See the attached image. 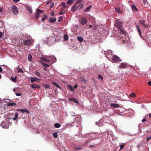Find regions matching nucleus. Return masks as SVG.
I'll use <instances>...</instances> for the list:
<instances>
[{"instance_id": "obj_1", "label": "nucleus", "mask_w": 151, "mask_h": 151, "mask_svg": "<svg viewBox=\"0 0 151 151\" xmlns=\"http://www.w3.org/2000/svg\"><path fill=\"white\" fill-rule=\"evenodd\" d=\"M115 26L119 29L120 33H122L124 37L126 35V32L122 29L123 26V23L119 20H116L114 23Z\"/></svg>"}, {"instance_id": "obj_2", "label": "nucleus", "mask_w": 151, "mask_h": 151, "mask_svg": "<svg viewBox=\"0 0 151 151\" xmlns=\"http://www.w3.org/2000/svg\"><path fill=\"white\" fill-rule=\"evenodd\" d=\"M77 4L76 3L71 8V11H75L78 9H80L83 7V5L82 4Z\"/></svg>"}, {"instance_id": "obj_3", "label": "nucleus", "mask_w": 151, "mask_h": 151, "mask_svg": "<svg viewBox=\"0 0 151 151\" xmlns=\"http://www.w3.org/2000/svg\"><path fill=\"white\" fill-rule=\"evenodd\" d=\"M114 63H117L121 61L119 57L116 55H114L113 57L111 58V61Z\"/></svg>"}, {"instance_id": "obj_4", "label": "nucleus", "mask_w": 151, "mask_h": 151, "mask_svg": "<svg viewBox=\"0 0 151 151\" xmlns=\"http://www.w3.org/2000/svg\"><path fill=\"white\" fill-rule=\"evenodd\" d=\"M12 12L15 15L17 14L18 13V9L15 5H13L12 7Z\"/></svg>"}, {"instance_id": "obj_5", "label": "nucleus", "mask_w": 151, "mask_h": 151, "mask_svg": "<svg viewBox=\"0 0 151 151\" xmlns=\"http://www.w3.org/2000/svg\"><path fill=\"white\" fill-rule=\"evenodd\" d=\"M105 54L107 58L111 61V58L113 57V56L114 55L112 54L111 51L107 52Z\"/></svg>"}, {"instance_id": "obj_6", "label": "nucleus", "mask_w": 151, "mask_h": 151, "mask_svg": "<svg viewBox=\"0 0 151 151\" xmlns=\"http://www.w3.org/2000/svg\"><path fill=\"white\" fill-rule=\"evenodd\" d=\"M44 12L43 11L39 9H37L36 10V14L35 17L36 18H38L40 17V14Z\"/></svg>"}, {"instance_id": "obj_7", "label": "nucleus", "mask_w": 151, "mask_h": 151, "mask_svg": "<svg viewBox=\"0 0 151 151\" xmlns=\"http://www.w3.org/2000/svg\"><path fill=\"white\" fill-rule=\"evenodd\" d=\"M31 42V41L29 39L25 41L24 40L23 42L24 44L26 46H29Z\"/></svg>"}, {"instance_id": "obj_8", "label": "nucleus", "mask_w": 151, "mask_h": 151, "mask_svg": "<svg viewBox=\"0 0 151 151\" xmlns=\"http://www.w3.org/2000/svg\"><path fill=\"white\" fill-rule=\"evenodd\" d=\"M87 22V19L84 17H82L81 20V23L82 25L86 24Z\"/></svg>"}, {"instance_id": "obj_9", "label": "nucleus", "mask_w": 151, "mask_h": 151, "mask_svg": "<svg viewBox=\"0 0 151 151\" xmlns=\"http://www.w3.org/2000/svg\"><path fill=\"white\" fill-rule=\"evenodd\" d=\"M31 87L32 88H40V85H38L35 83L32 84Z\"/></svg>"}, {"instance_id": "obj_10", "label": "nucleus", "mask_w": 151, "mask_h": 151, "mask_svg": "<svg viewBox=\"0 0 151 151\" xmlns=\"http://www.w3.org/2000/svg\"><path fill=\"white\" fill-rule=\"evenodd\" d=\"M17 110L21 111L22 113L26 112L29 113V111L26 109H18Z\"/></svg>"}, {"instance_id": "obj_11", "label": "nucleus", "mask_w": 151, "mask_h": 151, "mask_svg": "<svg viewBox=\"0 0 151 151\" xmlns=\"http://www.w3.org/2000/svg\"><path fill=\"white\" fill-rule=\"evenodd\" d=\"M119 66L121 68H125L127 66V64L126 63H122L120 64Z\"/></svg>"}, {"instance_id": "obj_12", "label": "nucleus", "mask_w": 151, "mask_h": 151, "mask_svg": "<svg viewBox=\"0 0 151 151\" xmlns=\"http://www.w3.org/2000/svg\"><path fill=\"white\" fill-rule=\"evenodd\" d=\"M110 106L113 108H116L119 107V105L117 104L111 103L110 105Z\"/></svg>"}, {"instance_id": "obj_13", "label": "nucleus", "mask_w": 151, "mask_h": 151, "mask_svg": "<svg viewBox=\"0 0 151 151\" xmlns=\"http://www.w3.org/2000/svg\"><path fill=\"white\" fill-rule=\"evenodd\" d=\"M56 18H51L48 19V21L51 23H54L56 21Z\"/></svg>"}, {"instance_id": "obj_14", "label": "nucleus", "mask_w": 151, "mask_h": 151, "mask_svg": "<svg viewBox=\"0 0 151 151\" xmlns=\"http://www.w3.org/2000/svg\"><path fill=\"white\" fill-rule=\"evenodd\" d=\"M38 80H40V79L37 78L36 77L34 78L31 77L30 81L31 83H33Z\"/></svg>"}, {"instance_id": "obj_15", "label": "nucleus", "mask_w": 151, "mask_h": 151, "mask_svg": "<svg viewBox=\"0 0 151 151\" xmlns=\"http://www.w3.org/2000/svg\"><path fill=\"white\" fill-rule=\"evenodd\" d=\"M35 75L37 77L39 78H41L42 76L40 75V73L37 71H36L34 72Z\"/></svg>"}, {"instance_id": "obj_16", "label": "nucleus", "mask_w": 151, "mask_h": 151, "mask_svg": "<svg viewBox=\"0 0 151 151\" xmlns=\"http://www.w3.org/2000/svg\"><path fill=\"white\" fill-rule=\"evenodd\" d=\"M136 27L137 29L139 35L140 36L141 35V30L139 28V26L138 25H136Z\"/></svg>"}, {"instance_id": "obj_17", "label": "nucleus", "mask_w": 151, "mask_h": 151, "mask_svg": "<svg viewBox=\"0 0 151 151\" xmlns=\"http://www.w3.org/2000/svg\"><path fill=\"white\" fill-rule=\"evenodd\" d=\"M41 60L42 61L46 62H48L50 61L49 60H47L46 58H45L44 57H42L41 58Z\"/></svg>"}, {"instance_id": "obj_18", "label": "nucleus", "mask_w": 151, "mask_h": 151, "mask_svg": "<svg viewBox=\"0 0 151 151\" xmlns=\"http://www.w3.org/2000/svg\"><path fill=\"white\" fill-rule=\"evenodd\" d=\"M54 127L56 128H59L61 126V125L58 123H56L54 124Z\"/></svg>"}, {"instance_id": "obj_19", "label": "nucleus", "mask_w": 151, "mask_h": 151, "mask_svg": "<svg viewBox=\"0 0 151 151\" xmlns=\"http://www.w3.org/2000/svg\"><path fill=\"white\" fill-rule=\"evenodd\" d=\"M91 7H92V6L91 5L87 7L84 10V11L85 12H88V11H89L90 10V9Z\"/></svg>"}, {"instance_id": "obj_20", "label": "nucleus", "mask_w": 151, "mask_h": 151, "mask_svg": "<svg viewBox=\"0 0 151 151\" xmlns=\"http://www.w3.org/2000/svg\"><path fill=\"white\" fill-rule=\"evenodd\" d=\"M77 40L80 42H82L83 40V38L82 37L80 36L77 37Z\"/></svg>"}, {"instance_id": "obj_21", "label": "nucleus", "mask_w": 151, "mask_h": 151, "mask_svg": "<svg viewBox=\"0 0 151 151\" xmlns=\"http://www.w3.org/2000/svg\"><path fill=\"white\" fill-rule=\"evenodd\" d=\"M16 105V104L14 103H10L7 104V106H13L14 105Z\"/></svg>"}, {"instance_id": "obj_22", "label": "nucleus", "mask_w": 151, "mask_h": 151, "mask_svg": "<svg viewBox=\"0 0 151 151\" xmlns=\"http://www.w3.org/2000/svg\"><path fill=\"white\" fill-rule=\"evenodd\" d=\"M41 64L43 65L45 67H49L50 66V65L47 64L46 63H43L42 62H41Z\"/></svg>"}, {"instance_id": "obj_23", "label": "nucleus", "mask_w": 151, "mask_h": 151, "mask_svg": "<svg viewBox=\"0 0 151 151\" xmlns=\"http://www.w3.org/2000/svg\"><path fill=\"white\" fill-rule=\"evenodd\" d=\"M44 88L45 89H46L47 88H50V86L48 84H46L44 85Z\"/></svg>"}, {"instance_id": "obj_24", "label": "nucleus", "mask_w": 151, "mask_h": 151, "mask_svg": "<svg viewBox=\"0 0 151 151\" xmlns=\"http://www.w3.org/2000/svg\"><path fill=\"white\" fill-rule=\"evenodd\" d=\"M62 4V7L63 8H68L69 7L68 6L66 5L65 3L64 2H63Z\"/></svg>"}, {"instance_id": "obj_25", "label": "nucleus", "mask_w": 151, "mask_h": 151, "mask_svg": "<svg viewBox=\"0 0 151 151\" xmlns=\"http://www.w3.org/2000/svg\"><path fill=\"white\" fill-rule=\"evenodd\" d=\"M28 60L30 61H31L32 60V56L30 54H29L28 55Z\"/></svg>"}, {"instance_id": "obj_26", "label": "nucleus", "mask_w": 151, "mask_h": 151, "mask_svg": "<svg viewBox=\"0 0 151 151\" xmlns=\"http://www.w3.org/2000/svg\"><path fill=\"white\" fill-rule=\"evenodd\" d=\"M68 88L70 89L72 91H74V89L73 88V87L70 85H68Z\"/></svg>"}, {"instance_id": "obj_27", "label": "nucleus", "mask_w": 151, "mask_h": 151, "mask_svg": "<svg viewBox=\"0 0 151 151\" xmlns=\"http://www.w3.org/2000/svg\"><path fill=\"white\" fill-rule=\"evenodd\" d=\"M17 69L18 70V71L17 72V73H23V71L22 69H21L20 68H19V67H17Z\"/></svg>"}, {"instance_id": "obj_28", "label": "nucleus", "mask_w": 151, "mask_h": 151, "mask_svg": "<svg viewBox=\"0 0 151 151\" xmlns=\"http://www.w3.org/2000/svg\"><path fill=\"white\" fill-rule=\"evenodd\" d=\"M74 0H69L67 3V4H72L74 1Z\"/></svg>"}, {"instance_id": "obj_29", "label": "nucleus", "mask_w": 151, "mask_h": 151, "mask_svg": "<svg viewBox=\"0 0 151 151\" xmlns=\"http://www.w3.org/2000/svg\"><path fill=\"white\" fill-rule=\"evenodd\" d=\"M47 18V16L45 14L43 15V17L42 19V21H44Z\"/></svg>"}, {"instance_id": "obj_30", "label": "nucleus", "mask_w": 151, "mask_h": 151, "mask_svg": "<svg viewBox=\"0 0 151 151\" xmlns=\"http://www.w3.org/2000/svg\"><path fill=\"white\" fill-rule=\"evenodd\" d=\"M132 9L136 11H137V9L136 7L134 5H132Z\"/></svg>"}, {"instance_id": "obj_31", "label": "nucleus", "mask_w": 151, "mask_h": 151, "mask_svg": "<svg viewBox=\"0 0 151 151\" xmlns=\"http://www.w3.org/2000/svg\"><path fill=\"white\" fill-rule=\"evenodd\" d=\"M52 84L55 86H56L57 87L60 88V87L55 82H52Z\"/></svg>"}, {"instance_id": "obj_32", "label": "nucleus", "mask_w": 151, "mask_h": 151, "mask_svg": "<svg viewBox=\"0 0 151 151\" xmlns=\"http://www.w3.org/2000/svg\"><path fill=\"white\" fill-rule=\"evenodd\" d=\"M18 115V114L17 113H16L15 115V117H13V119L14 120H16L17 118V116Z\"/></svg>"}, {"instance_id": "obj_33", "label": "nucleus", "mask_w": 151, "mask_h": 151, "mask_svg": "<svg viewBox=\"0 0 151 151\" xmlns=\"http://www.w3.org/2000/svg\"><path fill=\"white\" fill-rule=\"evenodd\" d=\"M58 132H55L53 133V137L55 138H57L58 137L57 133Z\"/></svg>"}, {"instance_id": "obj_34", "label": "nucleus", "mask_w": 151, "mask_h": 151, "mask_svg": "<svg viewBox=\"0 0 151 151\" xmlns=\"http://www.w3.org/2000/svg\"><path fill=\"white\" fill-rule=\"evenodd\" d=\"M27 10L31 13L32 12V9L31 7L29 6H28L27 7Z\"/></svg>"}, {"instance_id": "obj_35", "label": "nucleus", "mask_w": 151, "mask_h": 151, "mask_svg": "<svg viewBox=\"0 0 151 151\" xmlns=\"http://www.w3.org/2000/svg\"><path fill=\"white\" fill-rule=\"evenodd\" d=\"M129 95H130V97H133V98L134 97H135L136 96V95L133 92L132 93L130 94Z\"/></svg>"}, {"instance_id": "obj_36", "label": "nucleus", "mask_w": 151, "mask_h": 151, "mask_svg": "<svg viewBox=\"0 0 151 151\" xmlns=\"http://www.w3.org/2000/svg\"><path fill=\"white\" fill-rule=\"evenodd\" d=\"M16 78L17 77L16 76L14 78H12L11 80L12 81L15 82L17 81Z\"/></svg>"}, {"instance_id": "obj_37", "label": "nucleus", "mask_w": 151, "mask_h": 151, "mask_svg": "<svg viewBox=\"0 0 151 151\" xmlns=\"http://www.w3.org/2000/svg\"><path fill=\"white\" fill-rule=\"evenodd\" d=\"M125 145V144H122L121 145H120V150H121L123 148L124 146Z\"/></svg>"}, {"instance_id": "obj_38", "label": "nucleus", "mask_w": 151, "mask_h": 151, "mask_svg": "<svg viewBox=\"0 0 151 151\" xmlns=\"http://www.w3.org/2000/svg\"><path fill=\"white\" fill-rule=\"evenodd\" d=\"M139 22L142 25H143L145 22V20H140L139 21Z\"/></svg>"}, {"instance_id": "obj_39", "label": "nucleus", "mask_w": 151, "mask_h": 151, "mask_svg": "<svg viewBox=\"0 0 151 151\" xmlns=\"http://www.w3.org/2000/svg\"><path fill=\"white\" fill-rule=\"evenodd\" d=\"M63 19V17L62 16L60 17L59 18V19H58V21L60 22H61Z\"/></svg>"}, {"instance_id": "obj_40", "label": "nucleus", "mask_w": 151, "mask_h": 151, "mask_svg": "<svg viewBox=\"0 0 151 151\" xmlns=\"http://www.w3.org/2000/svg\"><path fill=\"white\" fill-rule=\"evenodd\" d=\"M82 149V148L81 147H75V150H81Z\"/></svg>"}, {"instance_id": "obj_41", "label": "nucleus", "mask_w": 151, "mask_h": 151, "mask_svg": "<svg viewBox=\"0 0 151 151\" xmlns=\"http://www.w3.org/2000/svg\"><path fill=\"white\" fill-rule=\"evenodd\" d=\"M72 101H74L76 103L77 102V101L76 99H75L73 98H71V99Z\"/></svg>"}, {"instance_id": "obj_42", "label": "nucleus", "mask_w": 151, "mask_h": 151, "mask_svg": "<svg viewBox=\"0 0 151 151\" xmlns=\"http://www.w3.org/2000/svg\"><path fill=\"white\" fill-rule=\"evenodd\" d=\"M68 38V37L67 35H64V39L65 40H67Z\"/></svg>"}, {"instance_id": "obj_43", "label": "nucleus", "mask_w": 151, "mask_h": 151, "mask_svg": "<svg viewBox=\"0 0 151 151\" xmlns=\"http://www.w3.org/2000/svg\"><path fill=\"white\" fill-rule=\"evenodd\" d=\"M142 25L145 28H147L148 26V24H146L145 23Z\"/></svg>"}, {"instance_id": "obj_44", "label": "nucleus", "mask_w": 151, "mask_h": 151, "mask_svg": "<svg viewBox=\"0 0 151 151\" xmlns=\"http://www.w3.org/2000/svg\"><path fill=\"white\" fill-rule=\"evenodd\" d=\"M65 12V11L64 12H63V10L59 13L60 15H62L64 14Z\"/></svg>"}, {"instance_id": "obj_45", "label": "nucleus", "mask_w": 151, "mask_h": 151, "mask_svg": "<svg viewBox=\"0 0 151 151\" xmlns=\"http://www.w3.org/2000/svg\"><path fill=\"white\" fill-rule=\"evenodd\" d=\"M83 0H76L77 4H79Z\"/></svg>"}, {"instance_id": "obj_46", "label": "nucleus", "mask_w": 151, "mask_h": 151, "mask_svg": "<svg viewBox=\"0 0 151 151\" xmlns=\"http://www.w3.org/2000/svg\"><path fill=\"white\" fill-rule=\"evenodd\" d=\"M116 11L119 12H120V9L119 8H116L115 9Z\"/></svg>"}, {"instance_id": "obj_47", "label": "nucleus", "mask_w": 151, "mask_h": 151, "mask_svg": "<svg viewBox=\"0 0 151 151\" xmlns=\"http://www.w3.org/2000/svg\"><path fill=\"white\" fill-rule=\"evenodd\" d=\"M81 81H82L83 83L86 82V81L85 79L83 78H82L81 79Z\"/></svg>"}, {"instance_id": "obj_48", "label": "nucleus", "mask_w": 151, "mask_h": 151, "mask_svg": "<svg viewBox=\"0 0 151 151\" xmlns=\"http://www.w3.org/2000/svg\"><path fill=\"white\" fill-rule=\"evenodd\" d=\"M98 77L99 78L101 79L102 80L103 79V77L101 75H99Z\"/></svg>"}, {"instance_id": "obj_49", "label": "nucleus", "mask_w": 151, "mask_h": 151, "mask_svg": "<svg viewBox=\"0 0 151 151\" xmlns=\"http://www.w3.org/2000/svg\"><path fill=\"white\" fill-rule=\"evenodd\" d=\"M150 139H151V135L147 137V141H149V140Z\"/></svg>"}, {"instance_id": "obj_50", "label": "nucleus", "mask_w": 151, "mask_h": 151, "mask_svg": "<svg viewBox=\"0 0 151 151\" xmlns=\"http://www.w3.org/2000/svg\"><path fill=\"white\" fill-rule=\"evenodd\" d=\"M3 36L2 33L0 32V38L2 37Z\"/></svg>"}, {"instance_id": "obj_51", "label": "nucleus", "mask_w": 151, "mask_h": 151, "mask_svg": "<svg viewBox=\"0 0 151 151\" xmlns=\"http://www.w3.org/2000/svg\"><path fill=\"white\" fill-rule=\"evenodd\" d=\"M16 94L17 96H19L21 95V93H16Z\"/></svg>"}, {"instance_id": "obj_52", "label": "nucleus", "mask_w": 151, "mask_h": 151, "mask_svg": "<svg viewBox=\"0 0 151 151\" xmlns=\"http://www.w3.org/2000/svg\"><path fill=\"white\" fill-rule=\"evenodd\" d=\"M148 84L150 86H151V81H149L148 82Z\"/></svg>"}, {"instance_id": "obj_53", "label": "nucleus", "mask_w": 151, "mask_h": 151, "mask_svg": "<svg viewBox=\"0 0 151 151\" xmlns=\"http://www.w3.org/2000/svg\"><path fill=\"white\" fill-rule=\"evenodd\" d=\"M14 2H17L19 1L20 0H13Z\"/></svg>"}, {"instance_id": "obj_54", "label": "nucleus", "mask_w": 151, "mask_h": 151, "mask_svg": "<svg viewBox=\"0 0 151 151\" xmlns=\"http://www.w3.org/2000/svg\"><path fill=\"white\" fill-rule=\"evenodd\" d=\"M3 70L2 68L0 67V73H1L2 71Z\"/></svg>"}, {"instance_id": "obj_55", "label": "nucleus", "mask_w": 151, "mask_h": 151, "mask_svg": "<svg viewBox=\"0 0 151 151\" xmlns=\"http://www.w3.org/2000/svg\"><path fill=\"white\" fill-rule=\"evenodd\" d=\"M146 121V119H143L142 120V122H145V121Z\"/></svg>"}, {"instance_id": "obj_56", "label": "nucleus", "mask_w": 151, "mask_h": 151, "mask_svg": "<svg viewBox=\"0 0 151 151\" xmlns=\"http://www.w3.org/2000/svg\"><path fill=\"white\" fill-rule=\"evenodd\" d=\"M3 9L1 7H0V12H1L2 11Z\"/></svg>"}, {"instance_id": "obj_57", "label": "nucleus", "mask_w": 151, "mask_h": 151, "mask_svg": "<svg viewBox=\"0 0 151 151\" xmlns=\"http://www.w3.org/2000/svg\"><path fill=\"white\" fill-rule=\"evenodd\" d=\"M77 86H78L77 85H76L75 86H74V88H76L77 87Z\"/></svg>"}, {"instance_id": "obj_58", "label": "nucleus", "mask_w": 151, "mask_h": 151, "mask_svg": "<svg viewBox=\"0 0 151 151\" xmlns=\"http://www.w3.org/2000/svg\"><path fill=\"white\" fill-rule=\"evenodd\" d=\"M149 118H151V113L150 114H149Z\"/></svg>"}, {"instance_id": "obj_59", "label": "nucleus", "mask_w": 151, "mask_h": 151, "mask_svg": "<svg viewBox=\"0 0 151 151\" xmlns=\"http://www.w3.org/2000/svg\"><path fill=\"white\" fill-rule=\"evenodd\" d=\"M149 41H150V42H151V39H149Z\"/></svg>"}, {"instance_id": "obj_60", "label": "nucleus", "mask_w": 151, "mask_h": 151, "mask_svg": "<svg viewBox=\"0 0 151 151\" xmlns=\"http://www.w3.org/2000/svg\"><path fill=\"white\" fill-rule=\"evenodd\" d=\"M74 115H72V116H75V113H74Z\"/></svg>"}, {"instance_id": "obj_61", "label": "nucleus", "mask_w": 151, "mask_h": 151, "mask_svg": "<svg viewBox=\"0 0 151 151\" xmlns=\"http://www.w3.org/2000/svg\"><path fill=\"white\" fill-rule=\"evenodd\" d=\"M89 26H90V27H92V26H91V25H89Z\"/></svg>"}, {"instance_id": "obj_62", "label": "nucleus", "mask_w": 151, "mask_h": 151, "mask_svg": "<svg viewBox=\"0 0 151 151\" xmlns=\"http://www.w3.org/2000/svg\"><path fill=\"white\" fill-rule=\"evenodd\" d=\"M1 75L0 74V78H1Z\"/></svg>"}, {"instance_id": "obj_63", "label": "nucleus", "mask_w": 151, "mask_h": 151, "mask_svg": "<svg viewBox=\"0 0 151 151\" xmlns=\"http://www.w3.org/2000/svg\"><path fill=\"white\" fill-rule=\"evenodd\" d=\"M54 14V13H52V15H53H53Z\"/></svg>"}, {"instance_id": "obj_64", "label": "nucleus", "mask_w": 151, "mask_h": 151, "mask_svg": "<svg viewBox=\"0 0 151 151\" xmlns=\"http://www.w3.org/2000/svg\"><path fill=\"white\" fill-rule=\"evenodd\" d=\"M123 37V36L122 35V36H121V37Z\"/></svg>"}]
</instances>
